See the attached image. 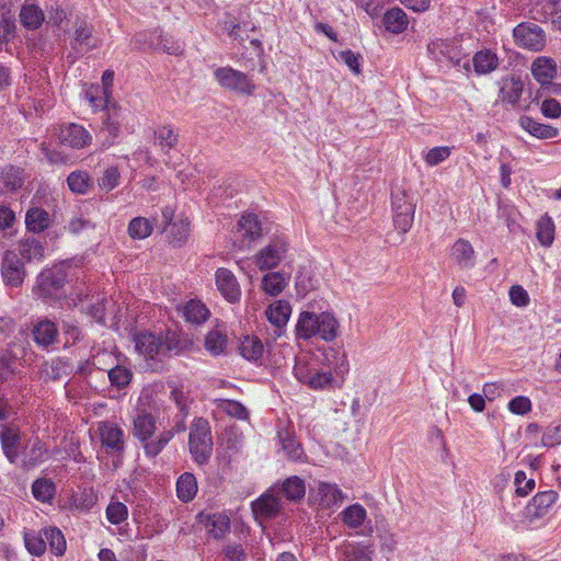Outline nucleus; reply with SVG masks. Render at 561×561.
I'll return each instance as SVG.
<instances>
[{"instance_id":"30","label":"nucleus","mask_w":561,"mask_h":561,"mask_svg":"<svg viewBox=\"0 0 561 561\" xmlns=\"http://www.w3.org/2000/svg\"><path fill=\"white\" fill-rule=\"evenodd\" d=\"M49 215L41 208H32L26 213L25 224L30 231L41 232L48 227Z\"/></svg>"},{"instance_id":"1","label":"nucleus","mask_w":561,"mask_h":561,"mask_svg":"<svg viewBox=\"0 0 561 561\" xmlns=\"http://www.w3.org/2000/svg\"><path fill=\"white\" fill-rule=\"evenodd\" d=\"M157 430L156 417L146 411H140L134 419L133 434L138 438L144 447L145 454L148 457H156L172 439V431H163L156 439L152 435Z\"/></svg>"},{"instance_id":"37","label":"nucleus","mask_w":561,"mask_h":561,"mask_svg":"<svg viewBox=\"0 0 561 561\" xmlns=\"http://www.w3.org/2000/svg\"><path fill=\"white\" fill-rule=\"evenodd\" d=\"M154 137L158 146L165 151L174 148L179 141V135L170 125L159 127L154 131Z\"/></svg>"},{"instance_id":"41","label":"nucleus","mask_w":561,"mask_h":561,"mask_svg":"<svg viewBox=\"0 0 561 561\" xmlns=\"http://www.w3.org/2000/svg\"><path fill=\"white\" fill-rule=\"evenodd\" d=\"M69 188L76 194H85L92 186V181L87 172L75 171L67 178Z\"/></svg>"},{"instance_id":"28","label":"nucleus","mask_w":561,"mask_h":561,"mask_svg":"<svg viewBox=\"0 0 561 561\" xmlns=\"http://www.w3.org/2000/svg\"><path fill=\"white\" fill-rule=\"evenodd\" d=\"M497 65V56L491 50L478 51L473 57L474 70L481 75H485L493 71L494 69H496Z\"/></svg>"},{"instance_id":"60","label":"nucleus","mask_w":561,"mask_h":561,"mask_svg":"<svg viewBox=\"0 0 561 561\" xmlns=\"http://www.w3.org/2000/svg\"><path fill=\"white\" fill-rule=\"evenodd\" d=\"M325 358L330 360L331 357L336 358V363L333 366V370L336 375H344L348 370V364L344 353H340L337 350L330 348L324 354Z\"/></svg>"},{"instance_id":"15","label":"nucleus","mask_w":561,"mask_h":561,"mask_svg":"<svg viewBox=\"0 0 561 561\" xmlns=\"http://www.w3.org/2000/svg\"><path fill=\"white\" fill-rule=\"evenodd\" d=\"M290 313L291 307L289 302L285 300H277L266 309V318L275 325V333L277 335H282V330L287 324Z\"/></svg>"},{"instance_id":"24","label":"nucleus","mask_w":561,"mask_h":561,"mask_svg":"<svg viewBox=\"0 0 561 561\" xmlns=\"http://www.w3.org/2000/svg\"><path fill=\"white\" fill-rule=\"evenodd\" d=\"M32 333L37 344L48 346L56 340L57 328L54 322L42 320L34 327Z\"/></svg>"},{"instance_id":"42","label":"nucleus","mask_w":561,"mask_h":561,"mask_svg":"<svg viewBox=\"0 0 561 561\" xmlns=\"http://www.w3.org/2000/svg\"><path fill=\"white\" fill-rule=\"evenodd\" d=\"M153 230L152 222L145 217H136L128 225V234L133 239H146Z\"/></svg>"},{"instance_id":"47","label":"nucleus","mask_w":561,"mask_h":561,"mask_svg":"<svg viewBox=\"0 0 561 561\" xmlns=\"http://www.w3.org/2000/svg\"><path fill=\"white\" fill-rule=\"evenodd\" d=\"M209 533L217 539L222 538L230 529V518L225 514H213L208 517Z\"/></svg>"},{"instance_id":"14","label":"nucleus","mask_w":561,"mask_h":561,"mask_svg":"<svg viewBox=\"0 0 561 561\" xmlns=\"http://www.w3.org/2000/svg\"><path fill=\"white\" fill-rule=\"evenodd\" d=\"M102 446L107 451L116 453L124 450L123 431L115 424L103 423L100 425Z\"/></svg>"},{"instance_id":"59","label":"nucleus","mask_w":561,"mask_h":561,"mask_svg":"<svg viewBox=\"0 0 561 561\" xmlns=\"http://www.w3.org/2000/svg\"><path fill=\"white\" fill-rule=\"evenodd\" d=\"M103 124L104 126L102 131L107 133L106 140L103 145L110 147L113 145L115 138L119 134L121 123L118 119H114L111 116H107Z\"/></svg>"},{"instance_id":"29","label":"nucleus","mask_w":561,"mask_h":561,"mask_svg":"<svg viewBox=\"0 0 561 561\" xmlns=\"http://www.w3.org/2000/svg\"><path fill=\"white\" fill-rule=\"evenodd\" d=\"M282 493L290 501H299L306 494L305 481L297 476L286 479L282 486Z\"/></svg>"},{"instance_id":"43","label":"nucleus","mask_w":561,"mask_h":561,"mask_svg":"<svg viewBox=\"0 0 561 561\" xmlns=\"http://www.w3.org/2000/svg\"><path fill=\"white\" fill-rule=\"evenodd\" d=\"M536 237L545 247L552 244L554 240V225L549 217L543 216L538 220Z\"/></svg>"},{"instance_id":"25","label":"nucleus","mask_w":561,"mask_h":561,"mask_svg":"<svg viewBox=\"0 0 561 561\" xmlns=\"http://www.w3.org/2000/svg\"><path fill=\"white\" fill-rule=\"evenodd\" d=\"M383 24L389 32L398 34L408 27L409 21L403 10L393 8L385 13Z\"/></svg>"},{"instance_id":"54","label":"nucleus","mask_w":561,"mask_h":561,"mask_svg":"<svg viewBox=\"0 0 561 561\" xmlns=\"http://www.w3.org/2000/svg\"><path fill=\"white\" fill-rule=\"evenodd\" d=\"M121 174L117 168H107L102 176L99 179V186L101 190L111 192L119 184Z\"/></svg>"},{"instance_id":"4","label":"nucleus","mask_w":561,"mask_h":561,"mask_svg":"<svg viewBox=\"0 0 561 561\" xmlns=\"http://www.w3.org/2000/svg\"><path fill=\"white\" fill-rule=\"evenodd\" d=\"M289 251V243L284 237H274L267 245L261 249L253 257L260 271L277 267Z\"/></svg>"},{"instance_id":"64","label":"nucleus","mask_w":561,"mask_h":561,"mask_svg":"<svg viewBox=\"0 0 561 561\" xmlns=\"http://www.w3.org/2000/svg\"><path fill=\"white\" fill-rule=\"evenodd\" d=\"M510 299L517 307H525L529 304L527 291L519 285H514L510 289Z\"/></svg>"},{"instance_id":"49","label":"nucleus","mask_w":561,"mask_h":561,"mask_svg":"<svg viewBox=\"0 0 561 561\" xmlns=\"http://www.w3.org/2000/svg\"><path fill=\"white\" fill-rule=\"evenodd\" d=\"M227 344V337L218 330L208 332L205 339V347L208 352L214 355H218L224 352Z\"/></svg>"},{"instance_id":"62","label":"nucleus","mask_w":561,"mask_h":561,"mask_svg":"<svg viewBox=\"0 0 561 561\" xmlns=\"http://www.w3.org/2000/svg\"><path fill=\"white\" fill-rule=\"evenodd\" d=\"M508 410L514 414L524 415L531 410V401L527 397H515L510 401Z\"/></svg>"},{"instance_id":"2","label":"nucleus","mask_w":561,"mask_h":561,"mask_svg":"<svg viewBox=\"0 0 561 561\" xmlns=\"http://www.w3.org/2000/svg\"><path fill=\"white\" fill-rule=\"evenodd\" d=\"M188 444L190 451L193 455L195 461L199 465L206 463L213 451L210 427L206 420L197 419L193 423Z\"/></svg>"},{"instance_id":"10","label":"nucleus","mask_w":561,"mask_h":561,"mask_svg":"<svg viewBox=\"0 0 561 561\" xmlns=\"http://www.w3.org/2000/svg\"><path fill=\"white\" fill-rule=\"evenodd\" d=\"M0 440L4 456L11 463H14L22 450L25 449L21 431L18 427H3L0 431Z\"/></svg>"},{"instance_id":"19","label":"nucleus","mask_w":561,"mask_h":561,"mask_svg":"<svg viewBox=\"0 0 561 561\" xmlns=\"http://www.w3.org/2000/svg\"><path fill=\"white\" fill-rule=\"evenodd\" d=\"M531 73L540 84H548L557 73V67L552 59L538 57L531 65Z\"/></svg>"},{"instance_id":"11","label":"nucleus","mask_w":561,"mask_h":561,"mask_svg":"<svg viewBox=\"0 0 561 561\" xmlns=\"http://www.w3.org/2000/svg\"><path fill=\"white\" fill-rule=\"evenodd\" d=\"M215 278L217 289L227 301L236 304L240 300L241 288L231 271L220 267L216 271Z\"/></svg>"},{"instance_id":"39","label":"nucleus","mask_w":561,"mask_h":561,"mask_svg":"<svg viewBox=\"0 0 561 561\" xmlns=\"http://www.w3.org/2000/svg\"><path fill=\"white\" fill-rule=\"evenodd\" d=\"M341 552L342 561H371L370 551L358 543H344Z\"/></svg>"},{"instance_id":"12","label":"nucleus","mask_w":561,"mask_h":561,"mask_svg":"<svg viewBox=\"0 0 561 561\" xmlns=\"http://www.w3.org/2000/svg\"><path fill=\"white\" fill-rule=\"evenodd\" d=\"M71 46L80 53H87L100 46L98 38L92 34V27L85 21L80 20L75 23Z\"/></svg>"},{"instance_id":"8","label":"nucleus","mask_w":561,"mask_h":561,"mask_svg":"<svg viewBox=\"0 0 561 561\" xmlns=\"http://www.w3.org/2000/svg\"><path fill=\"white\" fill-rule=\"evenodd\" d=\"M66 274L61 270H45L37 277V285L33 288L38 297H51L65 285Z\"/></svg>"},{"instance_id":"16","label":"nucleus","mask_w":561,"mask_h":561,"mask_svg":"<svg viewBox=\"0 0 561 561\" xmlns=\"http://www.w3.org/2000/svg\"><path fill=\"white\" fill-rule=\"evenodd\" d=\"M524 84L518 77H506L501 81L500 100L502 103L515 105L518 103Z\"/></svg>"},{"instance_id":"33","label":"nucleus","mask_w":561,"mask_h":561,"mask_svg":"<svg viewBox=\"0 0 561 561\" xmlns=\"http://www.w3.org/2000/svg\"><path fill=\"white\" fill-rule=\"evenodd\" d=\"M319 333L323 340L333 341L337 336V320L333 314L329 312H322L319 314Z\"/></svg>"},{"instance_id":"40","label":"nucleus","mask_w":561,"mask_h":561,"mask_svg":"<svg viewBox=\"0 0 561 561\" xmlns=\"http://www.w3.org/2000/svg\"><path fill=\"white\" fill-rule=\"evenodd\" d=\"M55 484L50 479L41 478L33 482L32 493L41 502H50L55 495Z\"/></svg>"},{"instance_id":"21","label":"nucleus","mask_w":561,"mask_h":561,"mask_svg":"<svg viewBox=\"0 0 561 561\" xmlns=\"http://www.w3.org/2000/svg\"><path fill=\"white\" fill-rule=\"evenodd\" d=\"M289 274L271 272L263 276L261 282L262 290L270 296L279 295L288 285Z\"/></svg>"},{"instance_id":"46","label":"nucleus","mask_w":561,"mask_h":561,"mask_svg":"<svg viewBox=\"0 0 561 561\" xmlns=\"http://www.w3.org/2000/svg\"><path fill=\"white\" fill-rule=\"evenodd\" d=\"M44 535L51 552L56 556H62L66 551V539L62 533L56 527H49L44 530Z\"/></svg>"},{"instance_id":"5","label":"nucleus","mask_w":561,"mask_h":561,"mask_svg":"<svg viewBox=\"0 0 561 561\" xmlns=\"http://www.w3.org/2000/svg\"><path fill=\"white\" fill-rule=\"evenodd\" d=\"M214 77L218 84L229 91L252 95L255 91V84L244 73L231 67H220L214 71Z\"/></svg>"},{"instance_id":"58","label":"nucleus","mask_w":561,"mask_h":561,"mask_svg":"<svg viewBox=\"0 0 561 561\" xmlns=\"http://www.w3.org/2000/svg\"><path fill=\"white\" fill-rule=\"evenodd\" d=\"M542 446L553 447L561 444V424L551 425L546 428L541 438Z\"/></svg>"},{"instance_id":"3","label":"nucleus","mask_w":561,"mask_h":561,"mask_svg":"<svg viewBox=\"0 0 561 561\" xmlns=\"http://www.w3.org/2000/svg\"><path fill=\"white\" fill-rule=\"evenodd\" d=\"M391 205L393 225L400 232L405 233L414 220L415 203L404 188L396 187L391 193Z\"/></svg>"},{"instance_id":"57","label":"nucleus","mask_w":561,"mask_h":561,"mask_svg":"<svg viewBox=\"0 0 561 561\" xmlns=\"http://www.w3.org/2000/svg\"><path fill=\"white\" fill-rule=\"evenodd\" d=\"M127 514L128 513H127L126 505H124L121 502L111 503L107 506V510H106L107 519L112 524H115V525H117V524L122 523L123 520H125L126 517H127Z\"/></svg>"},{"instance_id":"34","label":"nucleus","mask_w":561,"mask_h":561,"mask_svg":"<svg viewBox=\"0 0 561 561\" xmlns=\"http://www.w3.org/2000/svg\"><path fill=\"white\" fill-rule=\"evenodd\" d=\"M239 229L243 231V236L251 240H256L262 236V227L254 214H245L239 220Z\"/></svg>"},{"instance_id":"9","label":"nucleus","mask_w":561,"mask_h":561,"mask_svg":"<svg viewBox=\"0 0 561 561\" xmlns=\"http://www.w3.org/2000/svg\"><path fill=\"white\" fill-rule=\"evenodd\" d=\"M136 350L147 358H154L163 352L172 351L169 340L151 332H144L135 339Z\"/></svg>"},{"instance_id":"23","label":"nucleus","mask_w":561,"mask_h":561,"mask_svg":"<svg viewBox=\"0 0 561 561\" xmlns=\"http://www.w3.org/2000/svg\"><path fill=\"white\" fill-rule=\"evenodd\" d=\"M519 125L530 135L539 139L554 138L559 134L558 128L552 127L550 125L538 123L529 116H522L519 118Z\"/></svg>"},{"instance_id":"44","label":"nucleus","mask_w":561,"mask_h":561,"mask_svg":"<svg viewBox=\"0 0 561 561\" xmlns=\"http://www.w3.org/2000/svg\"><path fill=\"white\" fill-rule=\"evenodd\" d=\"M319 495L321 503L330 507L343 501V493L335 484L320 483Z\"/></svg>"},{"instance_id":"6","label":"nucleus","mask_w":561,"mask_h":561,"mask_svg":"<svg viewBox=\"0 0 561 561\" xmlns=\"http://www.w3.org/2000/svg\"><path fill=\"white\" fill-rule=\"evenodd\" d=\"M513 36L518 46L540 50L545 45V34L540 26L534 23H520L514 31Z\"/></svg>"},{"instance_id":"45","label":"nucleus","mask_w":561,"mask_h":561,"mask_svg":"<svg viewBox=\"0 0 561 561\" xmlns=\"http://www.w3.org/2000/svg\"><path fill=\"white\" fill-rule=\"evenodd\" d=\"M559 494L556 491L549 490L537 493L531 501V505L536 508L535 514L541 516L546 511L558 500Z\"/></svg>"},{"instance_id":"7","label":"nucleus","mask_w":561,"mask_h":561,"mask_svg":"<svg viewBox=\"0 0 561 561\" xmlns=\"http://www.w3.org/2000/svg\"><path fill=\"white\" fill-rule=\"evenodd\" d=\"M1 274L7 285L19 287L24 282V263L19 255L11 250L4 252L1 264Z\"/></svg>"},{"instance_id":"63","label":"nucleus","mask_w":561,"mask_h":561,"mask_svg":"<svg viewBox=\"0 0 561 561\" xmlns=\"http://www.w3.org/2000/svg\"><path fill=\"white\" fill-rule=\"evenodd\" d=\"M516 494L519 496L527 495L534 488L535 481L533 479L526 480L524 471H517L515 474Z\"/></svg>"},{"instance_id":"31","label":"nucleus","mask_w":561,"mask_h":561,"mask_svg":"<svg viewBox=\"0 0 561 561\" xmlns=\"http://www.w3.org/2000/svg\"><path fill=\"white\" fill-rule=\"evenodd\" d=\"M20 19L25 27L36 30L44 22L45 15L37 5L31 4L22 8Z\"/></svg>"},{"instance_id":"38","label":"nucleus","mask_w":561,"mask_h":561,"mask_svg":"<svg viewBox=\"0 0 561 561\" xmlns=\"http://www.w3.org/2000/svg\"><path fill=\"white\" fill-rule=\"evenodd\" d=\"M366 510L360 504H353L346 507L342 513V520L350 528H358L366 518Z\"/></svg>"},{"instance_id":"27","label":"nucleus","mask_w":561,"mask_h":561,"mask_svg":"<svg viewBox=\"0 0 561 561\" xmlns=\"http://www.w3.org/2000/svg\"><path fill=\"white\" fill-rule=\"evenodd\" d=\"M185 320L191 323L201 324L209 317V310L204 304L197 300H190L183 310Z\"/></svg>"},{"instance_id":"35","label":"nucleus","mask_w":561,"mask_h":561,"mask_svg":"<svg viewBox=\"0 0 561 561\" xmlns=\"http://www.w3.org/2000/svg\"><path fill=\"white\" fill-rule=\"evenodd\" d=\"M278 438L288 459L293 461L301 459L304 451L300 444L295 439L290 432H278Z\"/></svg>"},{"instance_id":"51","label":"nucleus","mask_w":561,"mask_h":561,"mask_svg":"<svg viewBox=\"0 0 561 561\" xmlns=\"http://www.w3.org/2000/svg\"><path fill=\"white\" fill-rule=\"evenodd\" d=\"M25 547L33 556H42L46 551V540L35 531L24 534Z\"/></svg>"},{"instance_id":"52","label":"nucleus","mask_w":561,"mask_h":561,"mask_svg":"<svg viewBox=\"0 0 561 561\" xmlns=\"http://www.w3.org/2000/svg\"><path fill=\"white\" fill-rule=\"evenodd\" d=\"M218 408L238 420H247L249 417L248 410L238 401L221 399L218 402Z\"/></svg>"},{"instance_id":"36","label":"nucleus","mask_w":561,"mask_h":561,"mask_svg":"<svg viewBox=\"0 0 561 561\" xmlns=\"http://www.w3.org/2000/svg\"><path fill=\"white\" fill-rule=\"evenodd\" d=\"M262 342L254 336H245L239 346L240 354L249 360H257L263 354Z\"/></svg>"},{"instance_id":"17","label":"nucleus","mask_w":561,"mask_h":561,"mask_svg":"<svg viewBox=\"0 0 561 561\" xmlns=\"http://www.w3.org/2000/svg\"><path fill=\"white\" fill-rule=\"evenodd\" d=\"M451 257L461 268L474 265V249L466 239H458L451 247Z\"/></svg>"},{"instance_id":"56","label":"nucleus","mask_w":561,"mask_h":561,"mask_svg":"<svg viewBox=\"0 0 561 561\" xmlns=\"http://www.w3.org/2000/svg\"><path fill=\"white\" fill-rule=\"evenodd\" d=\"M131 376V371L122 366H116L108 371L111 383L117 388L126 387L130 382Z\"/></svg>"},{"instance_id":"55","label":"nucleus","mask_w":561,"mask_h":561,"mask_svg":"<svg viewBox=\"0 0 561 561\" xmlns=\"http://www.w3.org/2000/svg\"><path fill=\"white\" fill-rule=\"evenodd\" d=\"M451 154V148L448 146H440L432 148L425 154V162L430 167H436L444 162Z\"/></svg>"},{"instance_id":"32","label":"nucleus","mask_w":561,"mask_h":561,"mask_svg":"<svg viewBox=\"0 0 561 561\" xmlns=\"http://www.w3.org/2000/svg\"><path fill=\"white\" fill-rule=\"evenodd\" d=\"M176 492L178 496L182 501H191L197 492V483L195 477L188 472L183 473L178 480Z\"/></svg>"},{"instance_id":"48","label":"nucleus","mask_w":561,"mask_h":561,"mask_svg":"<svg viewBox=\"0 0 561 561\" xmlns=\"http://www.w3.org/2000/svg\"><path fill=\"white\" fill-rule=\"evenodd\" d=\"M1 181L7 191H15L23 185L22 171L20 168L8 165L3 169Z\"/></svg>"},{"instance_id":"50","label":"nucleus","mask_w":561,"mask_h":561,"mask_svg":"<svg viewBox=\"0 0 561 561\" xmlns=\"http://www.w3.org/2000/svg\"><path fill=\"white\" fill-rule=\"evenodd\" d=\"M428 51L436 61H444L445 59L453 62L454 57L450 55L451 46L443 39H437L428 45Z\"/></svg>"},{"instance_id":"13","label":"nucleus","mask_w":561,"mask_h":561,"mask_svg":"<svg viewBox=\"0 0 561 561\" xmlns=\"http://www.w3.org/2000/svg\"><path fill=\"white\" fill-rule=\"evenodd\" d=\"M59 140L72 148H83L91 142V135L82 126L69 124L60 127Z\"/></svg>"},{"instance_id":"26","label":"nucleus","mask_w":561,"mask_h":561,"mask_svg":"<svg viewBox=\"0 0 561 561\" xmlns=\"http://www.w3.org/2000/svg\"><path fill=\"white\" fill-rule=\"evenodd\" d=\"M19 252L22 259L27 262L41 260L44 256V248L36 238H25L19 243Z\"/></svg>"},{"instance_id":"22","label":"nucleus","mask_w":561,"mask_h":561,"mask_svg":"<svg viewBox=\"0 0 561 561\" xmlns=\"http://www.w3.org/2000/svg\"><path fill=\"white\" fill-rule=\"evenodd\" d=\"M48 457V448L36 438L22 459V467L26 470L33 469L44 462Z\"/></svg>"},{"instance_id":"20","label":"nucleus","mask_w":561,"mask_h":561,"mask_svg":"<svg viewBox=\"0 0 561 561\" xmlns=\"http://www.w3.org/2000/svg\"><path fill=\"white\" fill-rule=\"evenodd\" d=\"M319 314L310 311H302L299 316L296 334L299 339L309 340L319 333Z\"/></svg>"},{"instance_id":"61","label":"nucleus","mask_w":561,"mask_h":561,"mask_svg":"<svg viewBox=\"0 0 561 561\" xmlns=\"http://www.w3.org/2000/svg\"><path fill=\"white\" fill-rule=\"evenodd\" d=\"M332 382V374L330 371H321L314 368L311 374L310 381L307 386L312 389H323Z\"/></svg>"},{"instance_id":"53","label":"nucleus","mask_w":561,"mask_h":561,"mask_svg":"<svg viewBox=\"0 0 561 561\" xmlns=\"http://www.w3.org/2000/svg\"><path fill=\"white\" fill-rule=\"evenodd\" d=\"M190 233V221L187 218H180L171 225L170 237L172 241L182 244L187 240Z\"/></svg>"},{"instance_id":"18","label":"nucleus","mask_w":561,"mask_h":561,"mask_svg":"<svg viewBox=\"0 0 561 561\" xmlns=\"http://www.w3.org/2000/svg\"><path fill=\"white\" fill-rule=\"evenodd\" d=\"M280 508L279 500L271 494H264L252 503V511L256 518H272Z\"/></svg>"}]
</instances>
